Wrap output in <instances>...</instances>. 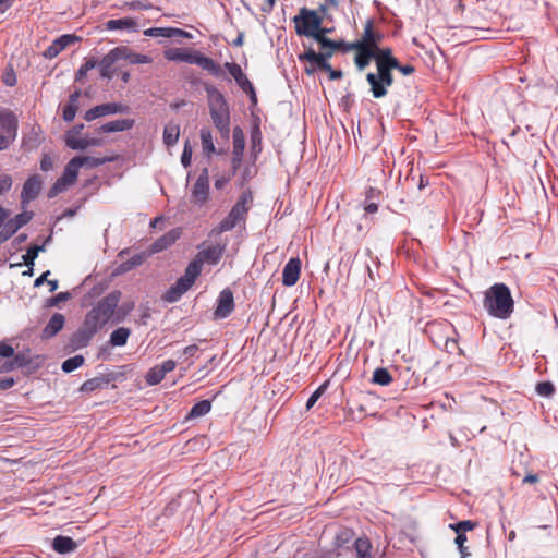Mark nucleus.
Returning a JSON list of instances; mask_svg holds the SVG:
<instances>
[{"instance_id": "1", "label": "nucleus", "mask_w": 558, "mask_h": 558, "mask_svg": "<svg viewBox=\"0 0 558 558\" xmlns=\"http://www.w3.org/2000/svg\"><path fill=\"white\" fill-rule=\"evenodd\" d=\"M121 295L119 290L111 291L87 312L83 325L72 336L71 343L74 348H85L99 329L110 319L114 320Z\"/></svg>"}, {"instance_id": "2", "label": "nucleus", "mask_w": 558, "mask_h": 558, "mask_svg": "<svg viewBox=\"0 0 558 558\" xmlns=\"http://www.w3.org/2000/svg\"><path fill=\"white\" fill-rule=\"evenodd\" d=\"M483 306L487 313L498 319H508L514 310L510 289L505 283H495L486 290Z\"/></svg>"}, {"instance_id": "3", "label": "nucleus", "mask_w": 558, "mask_h": 558, "mask_svg": "<svg viewBox=\"0 0 558 558\" xmlns=\"http://www.w3.org/2000/svg\"><path fill=\"white\" fill-rule=\"evenodd\" d=\"M205 92L208 100L209 113L213 123L222 137L228 138L230 133V108L223 94L214 85H206Z\"/></svg>"}, {"instance_id": "4", "label": "nucleus", "mask_w": 558, "mask_h": 558, "mask_svg": "<svg viewBox=\"0 0 558 558\" xmlns=\"http://www.w3.org/2000/svg\"><path fill=\"white\" fill-rule=\"evenodd\" d=\"M293 23L299 36L311 37L319 45H331L328 37L317 34L319 26L323 24V15L318 11L303 7L299 10V14L293 17Z\"/></svg>"}, {"instance_id": "5", "label": "nucleus", "mask_w": 558, "mask_h": 558, "mask_svg": "<svg viewBox=\"0 0 558 558\" xmlns=\"http://www.w3.org/2000/svg\"><path fill=\"white\" fill-rule=\"evenodd\" d=\"M165 58L169 61H180L190 64H196L214 76L222 75V68L211 58L199 52H189L180 48H171L165 51Z\"/></svg>"}, {"instance_id": "6", "label": "nucleus", "mask_w": 558, "mask_h": 558, "mask_svg": "<svg viewBox=\"0 0 558 558\" xmlns=\"http://www.w3.org/2000/svg\"><path fill=\"white\" fill-rule=\"evenodd\" d=\"M392 70L395 68L381 65L377 68V72L366 74V81L371 86V93L374 98H383L387 95V88L393 84Z\"/></svg>"}, {"instance_id": "7", "label": "nucleus", "mask_w": 558, "mask_h": 558, "mask_svg": "<svg viewBox=\"0 0 558 558\" xmlns=\"http://www.w3.org/2000/svg\"><path fill=\"white\" fill-rule=\"evenodd\" d=\"M0 356L1 357H13L12 360L4 361L0 365V373L5 374L16 368H23L31 363V357L25 352H19L14 354L13 347L0 342Z\"/></svg>"}, {"instance_id": "8", "label": "nucleus", "mask_w": 558, "mask_h": 558, "mask_svg": "<svg viewBox=\"0 0 558 558\" xmlns=\"http://www.w3.org/2000/svg\"><path fill=\"white\" fill-rule=\"evenodd\" d=\"M209 196V174L208 169L204 168L192 187V202L197 206H203Z\"/></svg>"}, {"instance_id": "9", "label": "nucleus", "mask_w": 558, "mask_h": 558, "mask_svg": "<svg viewBox=\"0 0 558 558\" xmlns=\"http://www.w3.org/2000/svg\"><path fill=\"white\" fill-rule=\"evenodd\" d=\"M129 112V107L126 105L118 104V102H107L97 105L89 110H87L84 114V119L86 121H93L100 117H105L108 114L114 113H126Z\"/></svg>"}, {"instance_id": "10", "label": "nucleus", "mask_w": 558, "mask_h": 558, "mask_svg": "<svg viewBox=\"0 0 558 558\" xmlns=\"http://www.w3.org/2000/svg\"><path fill=\"white\" fill-rule=\"evenodd\" d=\"M33 218V211H23L14 218L4 222L3 230L0 232V241H8L19 229L27 225Z\"/></svg>"}, {"instance_id": "11", "label": "nucleus", "mask_w": 558, "mask_h": 558, "mask_svg": "<svg viewBox=\"0 0 558 558\" xmlns=\"http://www.w3.org/2000/svg\"><path fill=\"white\" fill-rule=\"evenodd\" d=\"M234 311V298L229 288L223 289L217 299V306L214 311L215 319H223Z\"/></svg>"}, {"instance_id": "12", "label": "nucleus", "mask_w": 558, "mask_h": 558, "mask_svg": "<svg viewBox=\"0 0 558 558\" xmlns=\"http://www.w3.org/2000/svg\"><path fill=\"white\" fill-rule=\"evenodd\" d=\"M332 57V51L316 52L312 47H308L304 53L299 56L300 61H308L314 64L316 70L329 71L330 64L328 60Z\"/></svg>"}, {"instance_id": "13", "label": "nucleus", "mask_w": 558, "mask_h": 558, "mask_svg": "<svg viewBox=\"0 0 558 558\" xmlns=\"http://www.w3.org/2000/svg\"><path fill=\"white\" fill-rule=\"evenodd\" d=\"M43 189V180L39 174L31 175L23 184L21 193V204L25 207L32 201L38 197Z\"/></svg>"}, {"instance_id": "14", "label": "nucleus", "mask_w": 558, "mask_h": 558, "mask_svg": "<svg viewBox=\"0 0 558 558\" xmlns=\"http://www.w3.org/2000/svg\"><path fill=\"white\" fill-rule=\"evenodd\" d=\"M244 148H245L244 132L240 126H235L233 129V150H232V158H231L233 174L236 172V170L241 166Z\"/></svg>"}, {"instance_id": "15", "label": "nucleus", "mask_w": 558, "mask_h": 558, "mask_svg": "<svg viewBox=\"0 0 558 558\" xmlns=\"http://www.w3.org/2000/svg\"><path fill=\"white\" fill-rule=\"evenodd\" d=\"M225 251H226V244L211 245V246L201 250L196 254L194 259L198 260V264L201 265L202 268L205 263L209 264V265H217L219 263V260L221 259Z\"/></svg>"}, {"instance_id": "16", "label": "nucleus", "mask_w": 558, "mask_h": 558, "mask_svg": "<svg viewBox=\"0 0 558 558\" xmlns=\"http://www.w3.org/2000/svg\"><path fill=\"white\" fill-rule=\"evenodd\" d=\"M383 38L384 35L381 33L374 32L373 20H367L362 39L352 43V47H368V49L374 50L383 40Z\"/></svg>"}, {"instance_id": "17", "label": "nucleus", "mask_w": 558, "mask_h": 558, "mask_svg": "<svg viewBox=\"0 0 558 558\" xmlns=\"http://www.w3.org/2000/svg\"><path fill=\"white\" fill-rule=\"evenodd\" d=\"M175 365L173 360H167L161 364L155 365L147 372L145 376L146 383L150 386L159 384L168 373L175 368Z\"/></svg>"}, {"instance_id": "18", "label": "nucleus", "mask_w": 558, "mask_h": 558, "mask_svg": "<svg viewBox=\"0 0 558 558\" xmlns=\"http://www.w3.org/2000/svg\"><path fill=\"white\" fill-rule=\"evenodd\" d=\"M252 202L253 195L251 191L242 192V194L239 196L236 203L232 206L229 214L240 222L245 221Z\"/></svg>"}, {"instance_id": "19", "label": "nucleus", "mask_w": 558, "mask_h": 558, "mask_svg": "<svg viewBox=\"0 0 558 558\" xmlns=\"http://www.w3.org/2000/svg\"><path fill=\"white\" fill-rule=\"evenodd\" d=\"M119 51H117V47L111 49L107 54L102 57V59L97 62V65L99 66V74L101 78L111 80L114 74V70L112 66L116 63L120 62L119 59Z\"/></svg>"}, {"instance_id": "20", "label": "nucleus", "mask_w": 558, "mask_h": 558, "mask_svg": "<svg viewBox=\"0 0 558 558\" xmlns=\"http://www.w3.org/2000/svg\"><path fill=\"white\" fill-rule=\"evenodd\" d=\"M78 40V37L71 34H64L56 38L52 44L44 51V57L47 59L56 58L62 50L71 44Z\"/></svg>"}, {"instance_id": "21", "label": "nucleus", "mask_w": 558, "mask_h": 558, "mask_svg": "<svg viewBox=\"0 0 558 558\" xmlns=\"http://www.w3.org/2000/svg\"><path fill=\"white\" fill-rule=\"evenodd\" d=\"M301 272V260L296 258H290L283 267L282 271V283L286 287L294 286Z\"/></svg>"}, {"instance_id": "22", "label": "nucleus", "mask_w": 558, "mask_h": 558, "mask_svg": "<svg viewBox=\"0 0 558 558\" xmlns=\"http://www.w3.org/2000/svg\"><path fill=\"white\" fill-rule=\"evenodd\" d=\"M180 235H181V231L178 228L168 231L167 233H165L163 235L158 238L151 244V246H150L151 253H159V252L167 250L168 247H170L172 244H174L177 242V240L180 238Z\"/></svg>"}, {"instance_id": "23", "label": "nucleus", "mask_w": 558, "mask_h": 558, "mask_svg": "<svg viewBox=\"0 0 558 558\" xmlns=\"http://www.w3.org/2000/svg\"><path fill=\"white\" fill-rule=\"evenodd\" d=\"M117 51H119V59L120 61H126L130 64H145L150 63L151 58L146 54H141L137 52L132 51L126 46H119L117 47Z\"/></svg>"}, {"instance_id": "24", "label": "nucleus", "mask_w": 558, "mask_h": 558, "mask_svg": "<svg viewBox=\"0 0 558 558\" xmlns=\"http://www.w3.org/2000/svg\"><path fill=\"white\" fill-rule=\"evenodd\" d=\"M345 49L355 50L356 54L354 57V63L359 71H363L366 66L369 65L371 60L374 59V50L368 49V47H352V43L345 47Z\"/></svg>"}, {"instance_id": "25", "label": "nucleus", "mask_w": 558, "mask_h": 558, "mask_svg": "<svg viewBox=\"0 0 558 558\" xmlns=\"http://www.w3.org/2000/svg\"><path fill=\"white\" fill-rule=\"evenodd\" d=\"M114 380V374L113 373H107L101 376L94 377L92 379H88L84 381L80 388L82 392H92L98 389H102L105 386H107L109 383Z\"/></svg>"}, {"instance_id": "26", "label": "nucleus", "mask_w": 558, "mask_h": 558, "mask_svg": "<svg viewBox=\"0 0 558 558\" xmlns=\"http://www.w3.org/2000/svg\"><path fill=\"white\" fill-rule=\"evenodd\" d=\"M223 68L229 72V74L234 78L238 86L245 90L251 87L253 84L247 78V76L243 73L242 68L234 62H226Z\"/></svg>"}, {"instance_id": "27", "label": "nucleus", "mask_w": 558, "mask_h": 558, "mask_svg": "<svg viewBox=\"0 0 558 558\" xmlns=\"http://www.w3.org/2000/svg\"><path fill=\"white\" fill-rule=\"evenodd\" d=\"M134 125L133 119H119L114 121L107 122L99 126L96 132L100 133H113V132H122L131 130Z\"/></svg>"}, {"instance_id": "28", "label": "nucleus", "mask_w": 558, "mask_h": 558, "mask_svg": "<svg viewBox=\"0 0 558 558\" xmlns=\"http://www.w3.org/2000/svg\"><path fill=\"white\" fill-rule=\"evenodd\" d=\"M374 53L376 69L381 65H388L391 68L398 66V59L392 56V50L390 48H379L377 46L374 49Z\"/></svg>"}, {"instance_id": "29", "label": "nucleus", "mask_w": 558, "mask_h": 558, "mask_svg": "<svg viewBox=\"0 0 558 558\" xmlns=\"http://www.w3.org/2000/svg\"><path fill=\"white\" fill-rule=\"evenodd\" d=\"M191 289L186 283L178 279L162 295V300L168 303L178 302L182 295Z\"/></svg>"}, {"instance_id": "30", "label": "nucleus", "mask_w": 558, "mask_h": 558, "mask_svg": "<svg viewBox=\"0 0 558 558\" xmlns=\"http://www.w3.org/2000/svg\"><path fill=\"white\" fill-rule=\"evenodd\" d=\"M65 318L60 313H54L43 330L44 338L54 337L64 326Z\"/></svg>"}, {"instance_id": "31", "label": "nucleus", "mask_w": 558, "mask_h": 558, "mask_svg": "<svg viewBox=\"0 0 558 558\" xmlns=\"http://www.w3.org/2000/svg\"><path fill=\"white\" fill-rule=\"evenodd\" d=\"M81 97V90L76 89L69 96V102L64 106L62 118L66 122H71L74 120L77 109H78V99Z\"/></svg>"}, {"instance_id": "32", "label": "nucleus", "mask_w": 558, "mask_h": 558, "mask_svg": "<svg viewBox=\"0 0 558 558\" xmlns=\"http://www.w3.org/2000/svg\"><path fill=\"white\" fill-rule=\"evenodd\" d=\"M52 548L58 554H69L77 548V544L69 536L58 535L53 538Z\"/></svg>"}, {"instance_id": "33", "label": "nucleus", "mask_w": 558, "mask_h": 558, "mask_svg": "<svg viewBox=\"0 0 558 558\" xmlns=\"http://www.w3.org/2000/svg\"><path fill=\"white\" fill-rule=\"evenodd\" d=\"M106 28L109 31H119V29H128V31H137L138 25L137 22L132 17H124L118 20H109L106 22Z\"/></svg>"}, {"instance_id": "34", "label": "nucleus", "mask_w": 558, "mask_h": 558, "mask_svg": "<svg viewBox=\"0 0 558 558\" xmlns=\"http://www.w3.org/2000/svg\"><path fill=\"white\" fill-rule=\"evenodd\" d=\"M43 142L39 128H32L31 132L23 137L22 147L26 151H33L39 147Z\"/></svg>"}, {"instance_id": "35", "label": "nucleus", "mask_w": 558, "mask_h": 558, "mask_svg": "<svg viewBox=\"0 0 558 558\" xmlns=\"http://www.w3.org/2000/svg\"><path fill=\"white\" fill-rule=\"evenodd\" d=\"M201 272H202V267L198 264V260H195L193 258V260H191L189 263L187 267L185 268L184 275L181 276L179 279L182 282L186 283L187 287L191 288L194 284L195 280L201 275Z\"/></svg>"}, {"instance_id": "36", "label": "nucleus", "mask_w": 558, "mask_h": 558, "mask_svg": "<svg viewBox=\"0 0 558 558\" xmlns=\"http://www.w3.org/2000/svg\"><path fill=\"white\" fill-rule=\"evenodd\" d=\"M180 136V126L177 123H168L163 128L162 140L167 147H171L178 143Z\"/></svg>"}, {"instance_id": "37", "label": "nucleus", "mask_w": 558, "mask_h": 558, "mask_svg": "<svg viewBox=\"0 0 558 558\" xmlns=\"http://www.w3.org/2000/svg\"><path fill=\"white\" fill-rule=\"evenodd\" d=\"M78 161H76V157L72 158L65 166L62 175L60 177L68 185H72L75 183L78 174Z\"/></svg>"}, {"instance_id": "38", "label": "nucleus", "mask_w": 558, "mask_h": 558, "mask_svg": "<svg viewBox=\"0 0 558 558\" xmlns=\"http://www.w3.org/2000/svg\"><path fill=\"white\" fill-rule=\"evenodd\" d=\"M131 330L126 327H119L110 335L109 342L113 347H123L126 344Z\"/></svg>"}, {"instance_id": "39", "label": "nucleus", "mask_w": 558, "mask_h": 558, "mask_svg": "<svg viewBox=\"0 0 558 558\" xmlns=\"http://www.w3.org/2000/svg\"><path fill=\"white\" fill-rule=\"evenodd\" d=\"M113 157H92V156H77L76 161L78 166L87 168H97L106 162L112 161Z\"/></svg>"}, {"instance_id": "40", "label": "nucleus", "mask_w": 558, "mask_h": 558, "mask_svg": "<svg viewBox=\"0 0 558 558\" xmlns=\"http://www.w3.org/2000/svg\"><path fill=\"white\" fill-rule=\"evenodd\" d=\"M144 262V255L143 254H136L134 256H132L130 259L121 263L117 268H116V274L117 275H122V274H125L132 269H134L135 267L137 266H141Z\"/></svg>"}, {"instance_id": "41", "label": "nucleus", "mask_w": 558, "mask_h": 558, "mask_svg": "<svg viewBox=\"0 0 558 558\" xmlns=\"http://www.w3.org/2000/svg\"><path fill=\"white\" fill-rule=\"evenodd\" d=\"M356 558H373L372 544L367 538L359 537L354 542Z\"/></svg>"}, {"instance_id": "42", "label": "nucleus", "mask_w": 558, "mask_h": 558, "mask_svg": "<svg viewBox=\"0 0 558 558\" xmlns=\"http://www.w3.org/2000/svg\"><path fill=\"white\" fill-rule=\"evenodd\" d=\"M50 241L48 236L43 245H32L28 247L26 254L23 255V262L26 266H34V262L40 252L45 251V244Z\"/></svg>"}, {"instance_id": "43", "label": "nucleus", "mask_w": 558, "mask_h": 558, "mask_svg": "<svg viewBox=\"0 0 558 558\" xmlns=\"http://www.w3.org/2000/svg\"><path fill=\"white\" fill-rule=\"evenodd\" d=\"M211 409L209 400H202L195 403L189 412V418H196L206 415Z\"/></svg>"}, {"instance_id": "44", "label": "nucleus", "mask_w": 558, "mask_h": 558, "mask_svg": "<svg viewBox=\"0 0 558 558\" xmlns=\"http://www.w3.org/2000/svg\"><path fill=\"white\" fill-rule=\"evenodd\" d=\"M372 381L376 385L388 386L392 383V376L385 367H378L373 373Z\"/></svg>"}, {"instance_id": "45", "label": "nucleus", "mask_w": 558, "mask_h": 558, "mask_svg": "<svg viewBox=\"0 0 558 558\" xmlns=\"http://www.w3.org/2000/svg\"><path fill=\"white\" fill-rule=\"evenodd\" d=\"M240 223L233 216L228 214L220 222L219 225L213 229L211 233L220 234L227 231H230L236 227V225Z\"/></svg>"}, {"instance_id": "46", "label": "nucleus", "mask_w": 558, "mask_h": 558, "mask_svg": "<svg viewBox=\"0 0 558 558\" xmlns=\"http://www.w3.org/2000/svg\"><path fill=\"white\" fill-rule=\"evenodd\" d=\"M201 141L205 153L211 154L215 151L211 131L207 128L201 130Z\"/></svg>"}, {"instance_id": "47", "label": "nucleus", "mask_w": 558, "mask_h": 558, "mask_svg": "<svg viewBox=\"0 0 558 558\" xmlns=\"http://www.w3.org/2000/svg\"><path fill=\"white\" fill-rule=\"evenodd\" d=\"M84 361L85 360L83 355H75L73 357L65 360L61 365V369L64 373H71L78 368L80 366H82L84 364Z\"/></svg>"}, {"instance_id": "48", "label": "nucleus", "mask_w": 558, "mask_h": 558, "mask_svg": "<svg viewBox=\"0 0 558 558\" xmlns=\"http://www.w3.org/2000/svg\"><path fill=\"white\" fill-rule=\"evenodd\" d=\"M65 144L71 149L75 150H84L87 148L86 138H78L77 136L71 135V133L65 134Z\"/></svg>"}, {"instance_id": "49", "label": "nucleus", "mask_w": 558, "mask_h": 558, "mask_svg": "<svg viewBox=\"0 0 558 558\" xmlns=\"http://www.w3.org/2000/svg\"><path fill=\"white\" fill-rule=\"evenodd\" d=\"M17 128H14V132L12 131H1L0 133V151L5 150L9 146L15 141L17 135Z\"/></svg>"}, {"instance_id": "50", "label": "nucleus", "mask_w": 558, "mask_h": 558, "mask_svg": "<svg viewBox=\"0 0 558 558\" xmlns=\"http://www.w3.org/2000/svg\"><path fill=\"white\" fill-rule=\"evenodd\" d=\"M329 41L331 45H327V46H324V45H319L320 46V49L322 51H332V54L335 53V51L337 50H341L343 52H348L350 51V49H345V47H348L351 43H345L343 40H340V41H336V40H332L329 38Z\"/></svg>"}, {"instance_id": "51", "label": "nucleus", "mask_w": 558, "mask_h": 558, "mask_svg": "<svg viewBox=\"0 0 558 558\" xmlns=\"http://www.w3.org/2000/svg\"><path fill=\"white\" fill-rule=\"evenodd\" d=\"M97 66L95 59H87L77 70L75 81H81L90 70Z\"/></svg>"}, {"instance_id": "52", "label": "nucleus", "mask_w": 558, "mask_h": 558, "mask_svg": "<svg viewBox=\"0 0 558 558\" xmlns=\"http://www.w3.org/2000/svg\"><path fill=\"white\" fill-rule=\"evenodd\" d=\"M329 385V381L323 383L308 398L306 402V409L310 410L314 404L317 402V400L323 396V393L326 391L327 387Z\"/></svg>"}, {"instance_id": "53", "label": "nucleus", "mask_w": 558, "mask_h": 558, "mask_svg": "<svg viewBox=\"0 0 558 558\" xmlns=\"http://www.w3.org/2000/svg\"><path fill=\"white\" fill-rule=\"evenodd\" d=\"M536 392L542 397H551L555 393V386L550 381H541L536 385Z\"/></svg>"}, {"instance_id": "54", "label": "nucleus", "mask_w": 558, "mask_h": 558, "mask_svg": "<svg viewBox=\"0 0 558 558\" xmlns=\"http://www.w3.org/2000/svg\"><path fill=\"white\" fill-rule=\"evenodd\" d=\"M252 150L255 153L262 151V133L259 126L256 125L251 133Z\"/></svg>"}, {"instance_id": "55", "label": "nucleus", "mask_w": 558, "mask_h": 558, "mask_svg": "<svg viewBox=\"0 0 558 558\" xmlns=\"http://www.w3.org/2000/svg\"><path fill=\"white\" fill-rule=\"evenodd\" d=\"M69 185L59 178L48 191V197L53 198L60 193L64 192Z\"/></svg>"}, {"instance_id": "56", "label": "nucleus", "mask_w": 558, "mask_h": 558, "mask_svg": "<svg viewBox=\"0 0 558 558\" xmlns=\"http://www.w3.org/2000/svg\"><path fill=\"white\" fill-rule=\"evenodd\" d=\"M192 154H193L192 146L187 140L184 143L183 151L181 155V163L184 168H187L191 166Z\"/></svg>"}, {"instance_id": "57", "label": "nucleus", "mask_w": 558, "mask_h": 558, "mask_svg": "<svg viewBox=\"0 0 558 558\" xmlns=\"http://www.w3.org/2000/svg\"><path fill=\"white\" fill-rule=\"evenodd\" d=\"M134 308V303H125L116 311L114 323H120Z\"/></svg>"}, {"instance_id": "58", "label": "nucleus", "mask_w": 558, "mask_h": 558, "mask_svg": "<svg viewBox=\"0 0 558 558\" xmlns=\"http://www.w3.org/2000/svg\"><path fill=\"white\" fill-rule=\"evenodd\" d=\"M70 298H71L70 292H60V293L56 294L54 296L49 298L47 300V306H50V307L58 306L59 303L68 301Z\"/></svg>"}, {"instance_id": "59", "label": "nucleus", "mask_w": 558, "mask_h": 558, "mask_svg": "<svg viewBox=\"0 0 558 558\" xmlns=\"http://www.w3.org/2000/svg\"><path fill=\"white\" fill-rule=\"evenodd\" d=\"M169 27H151L144 31V35L147 37H165L168 38Z\"/></svg>"}, {"instance_id": "60", "label": "nucleus", "mask_w": 558, "mask_h": 558, "mask_svg": "<svg viewBox=\"0 0 558 558\" xmlns=\"http://www.w3.org/2000/svg\"><path fill=\"white\" fill-rule=\"evenodd\" d=\"M168 38H187L192 39L193 35L184 29L175 28V27H169L168 29Z\"/></svg>"}, {"instance_id": "61", "label": "nucleus", "mask_w": 558, "mask_h": 558, "mask_svg": "<svg viewBox=\"0 0 558 558\" xmlns=\"http://www.w3.org/2000/svg\"><path fill=\"white\" fill-rule=\"evenodd\" d=\"M454 526L458 527V529H456V532H461V533L465 534L466 531L473 530L476 526V523L473 521H470V520H464V521L454 523Z\"/></svg>"}, {"instance_id": "62", "label": "nucleus", "mask_w": 558, "mask_h": 558, "mask_svg": "<svg viewBox=\"0 0 558 558\" xmlns=\"http://www.w3.org/2000/svg\"><path fill=\"white\" fill-rule=\"evenodd\" d=\"M12 187V179L8 174L0 178V196L7 193Z\"/></svg>"}, {"instance_id": "63", "label": "nucleus", "mask_w": 558, "mask_h": 558, "mask_svg": "<svg viewBox=\"0 0 558 558\" xmlns=\"http://www.w3.org/2000/svg\"><path fill=\"white\" fill-rule=\"evenodd\" d=\"M129 7L133 10H147L151 4L147 0H134L129 3Z\"/></svg>"}, {"instance_id": "64", "label": "nucleus", "mask_w": 558, "mask_h": 558, "mask_svg": "<svg viewBox=\"0 0 558 558\" xmlns=\"http://www.w3.org/2000/svg\"><path fill=\"white\" fill-rule=\"evenodd\" d=\"M53 162L49 155L45 154L40 160V169L45 172L52 169Z\"/></svg>"}]
</instances>
